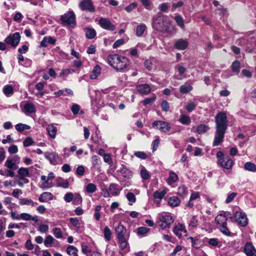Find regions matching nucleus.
Segmentation results:
<instances>
[{
    "instance_id": "nucleus-56",
    "label": "nucleus",
    "mask_w": 256,
    "mask_h": 256,
    "mask_svg": "<svg viewBox=\"0 0 256 256\" xmlns=\"http://www.w3.org/2000/svg\"><path fill=\"white\" fill-rule=\"evenodd\" d=\"M74 70L72 69L66 68L62 70L60 74V76L66 77L70 74L74 72Z\"/></svg>"
},
{
    "instance_id": "nucleus-36",
    "label": "nucleus",
    "mask_w": 256,
    "mask_h": 256,
    "mask_svg": "<svg viewBox=\"0 0 256 256\" xmlns=\"http://www.w3.org/2000/svg\"><path fill=\"white\" fill-rule=\"evenodd\" d=\"M108 190L110 192H111V194L112 195L116 196L118 195L119 192L120 190L118 189V185L114 184H111L109 186Z\"/></svg>"
},
{
    "instance_id": "nucleus-27",
    "label": "nucleus",
    "mask_w": 256,
    "mask_h": 256,
    "mask_svg": "<svg viewBox=\"0 0 256 256\" xmlns=\"http://www.w3.org/2000/svg\"><path fill=\"white\" fill-rule=\"evenodd\" d=\"M4 166L9 169H16V161L14 159L8 158L4 162Z\"/></svg>"
},
{
    "instance_id": "nucleus-26",
    "label": "nucleus",
    "mask_w": 256,
    "mask_h": 256,
    "mask_svg": "<svg viewBox=\"0 0 256 256\" xmlns=\"http://www.w3.org/2000/svg\"><path fill=\"white\" fill-rule=\"evenodd\" d=\"M48 133L50 136L54 138L56 137L57 132V128L53 124L48 125L46 128Z\"/></svg>"
},
{
    "instance_id": "nucleus-19",
    "label": "nucleus",
    "mask_w": 256,
    "mask_h": 256,
    "mask_svg": "<svg viewBox=\"0 0 256 256\" xmlns=\"http://www.w3.org/2000/svg\"><path fill=\"white\" fill-rule=\"evenodd\" d=\"M22 110L26 114L34 113L36 107L31 102H26L24 105Z\"/></svg>"
},
{
    "instance_id": "nucleus-10",
    "label": "nucleus",
    "mask_w": 256,
    "mask_h": 256,
    "mask_svg": "<svg viewBox=\"0 0 256 256\" xmlns=\"http://www.w3.org/2000/svg\"><path fill=\"white\" fill-rule=\"evenodd\" d=\"M18 174L20 176V180H22L25 184H28L29 182V180L26 178L31 176L28 168L22 167L18 170Z\"/></svg>"
},
{
    "instance_id": "nucleus-20",
    "label": "nucleus",
    "mask_w": 256,
    "mask_h": 256,
    "mask_svg": "<svg viewBox=\"0 0 256 256\" xmlns=\"http://www.w3.org/2000/svg\"><path fill=\"white\" fill-rule=\"evenodd\" d=\"M174 46L178 50H184L188 47V42L186 40L180 39L175 42Z\"/></svg>"
},
{
    "instance_id": "nucleus-33",
    "label": "nucleus",
    "mask_w": 256,
    "mask_h": 256,
    "mask_svg": "<svg viewBox=\"0 0 256 256\" xmlns=\"http://www.w3.org/2000/svg\"><path fill=\"white\" fill-rule=\"evenodd\" d=\"M146 26L144 24H140L138 25L136 28V36H141L144 32Z\"/></svg>"
},
{
    "instance_id": "nucleus-30",
    "label": "nucleus",
    "mask_w": 256,
    "mask_h": 256,
    "mask_svg": "<svg viewBox=\"0 0 256 256\" xmlns=\"http://www.w3.org/2000/svg\"><path fill=\"white\" fill-rule=\"evenodd\" d=\"M192 88H193L190 84L185 83L180 87V92L182 94H187L192 90Z\"/></svg>"
},
{
    "instance_id": "nucleus-55",
    "label": "nucleus",
    "mask_w": 256,
    "mask_h": 256,
    "mask_svg": "<svg viewBox=\"0 0 256 256\" xmlns=\"http://www.w3.org/2000/svg\"><path fill=\"white\" fill-rule=\"evenodd\" d=\"M232 72H240V63L238 61H234L232 64Z\"/></svg>"
},
{
    "instance_id": "nucleus-40",
    "label": "nucleus",
    "mask_w": 256,
    "mask_h": 256,
    "mask_svg": "<svg viewBox=\"0 0 256 256\" xmlns=\"http://www.w3.org/2000/svg\"><path fill=\"white\" fill-rule=\"evenodd\" d=\"M54 240L55 239L52 236L48 235L46 238L44 240V246L47 248L50 247L52 244L54 242Z\"/></svg>"
},
{
    "instance_id": "nucleus-50",
    "label": "nucleus",
    "mask_w": 256,
    "mask_h": 256,
    "mask_svg": "<svg viewBox=\"0 0 256 256\" xmlns=\"http://www.w3.org/2000/svg\"><path fill=\"white\" fill-rule=\"evenodd\" d=\"M52 232L54 236L57 238H62V234L61 230L58 228H54L52 230Z\"/></svg>"
},
{
    "instance_id": "nucleus-3",
    "label": "nucleus",
    "mask_w": 256,
    "mask_h": 256,
    "mask_svg": "<svg viewBox=\"0 0 256 256\" xmlns=\"http://www.w3.org/2000/svg\"><path fill=\"white\" fill-rule=\"evenodd\" d=\"M216 157L218 164L222 168L226 170H230L232 168L233 162L228 156H224L223 153L219 151L216 153Z\"/></svg>"
},
{
    "instance_id": "nucleus-21",
    "label": "nucleus",
    "mask_w": 256,
    "mask_h": 256,
    "mask_svg": "<svg viewBox=\"0 0 256 256\" xmlns=\"http://www.w3.org/2000/svg\"><path fill=\"white\" fill-rule=\"evenodd\" d=\"M56 186L61 187L64 188H68L70 186L68 180L64 179L61 177H58L56 179Z\"/></svg>"
},
{
    "instance_id": "nucleus-57",
    "label": "nucleus",
    "mask_w": 256,
    "mask_h": 256,
    "mask_svg": "<svg viewBox=\"0 0 256 256\" xmlns=\"http://www.w3.org/2000/svg\"><path fill=\"white\" fill-rule=\"evenodd\" d=\"M34 143V141L30 137L26 138L23 142L24 146L28 147L32 146Z\"/></svg>"
},
{
    "instance_id": "nucleus-32",
    "label": "nucleus",
    "mask_w": 256,
    "mask_h": 256,
    "mask_svg": "<svg viewBox=\"0 0 256 256\" xmlns=\"http://www.w3.org/2000/svg\"><path fill=\"white\" fill-rule=\"evenodd\" d=\"M86 36L88 39H92L96 35V32L94 28H84Z\"/></svg>"
},
{
    "instance_id": "nucleus-35",
    "label": "nucleus",
    "mask_w": 256,
    "mask_h": 256,
    "mask_svg": "<svg viewBox=\"0 0 256 256\" xmlns=\"http://www.w3.org/2000/svg\"><path fill=\"white\" fill-rule=\"evenodd\" d=\"M180 202L179 198L176 196H172L169 198L168 200V204L172 207L178 206Z\"/></svg>"
},
{
    "instance_id": "nucleus-12",
    "label": "nucleus",
    "mask_w": 256,
    "mask_h": 256,
    "mask_svg": "<svg viewBox=\"0 0 256 256\" xmlns=\"http://www.w3.org/2000/svg\"><path fill=\"white\" fill-rule=\"evenodd\" d=\"M172 232L178 238H180L182 236L183 234H185V235H186L187 232L184 225L180 223L174 227Z\"/></svg>"
},
{
    "instance_id": "nucleus-34",
    "label": "nucleus",
    "mask_w": 256,
    "mask_h": 256,
    "mask_svg": "<svg viewBox=\"0 0 256 256\" xmlns=\"http://www.w3.org/2000/svg\"><path fill=\"white\" fill-rule=\"evenodd\" d=\"M19 204L22 206L28 205L32 206H34V204H37V203L34 202L32 200L26 198H21L19 200Z\"/></svg>"
},
{
    "instance_id": "nucleus-6",
    "label": "nucleus",
    "mask_w": 256,
    "mask_h": 256,
    "mask_svg": "<svg viewBox=\"0 0 256 256\" xmlns=\"http://www.w3.org/2000/svg\"><path fill=\"white\" fill-rule=\"evenodd\" d=\"M61 20L62 24L74 27L76 24V16L74 12H69L62 16Z\"/></svg>"
},
{
    "instance_id": "nucleus-60",
    "label": "nucleus",
    "mask_w": 256,
    "mask_h": 256,
    "mask_svg": "<svg viewBox=\"0 0 256 256\" xmlns=\"http://www.w3.org/2000/svg\"><path fill=\"white\" fill-rule=\"evenodd\" d=\"M174 19L178 26L182 28L184 27V20L182 16H175Z\"/></svg>"
},
{
    "instance_id": "nucleus-49",
    "label": "nucleus",
    "mask_w": 256,
    "mask_h": 256,
    "mask_svg": "<svg viewBox=\"0 0 256 256\" xmlns=\"http://www.w3.org/2000/svg\"><path fill=\"white\" fill-rule=\"evenodd\" d=\"M166 192L164 190H162L160 192L156 191L154 194V198L156 199L162 200L164 197V195L166 194Z\"/></svg>"
},
{
    "instance_id": "nucleus-64",
    "label": "nucleus",
    "mask_w": 256,
    "mask_h": 256,
    "mask_svg": "<svg viewBox=\"0 0 256 256\" xmlns=\"http://www.w3.org/2000/svg\"><path fill=\"white\" fill-rule=\"evenodd\" d=\"M104 160L105 162L110 164L112 163V160L111 157V156L109 154H106L104 156Z\"/></svg>"
},
{
    "instance_id": "nucleus-58",
    "label": "nucleus",
    "mask_w": 256,
    "mask_h": 256,
    "mask_svg": "<svg viewBox=\"0 0 256 256\" xmlns=\"http://www.w3.org/2000/svg\"><path fill=\"white\" fill-rule=\"evenodd\" d=\"M238 194L236 192H232L230 194H228L227 196V198L226 200V204H229L230 202H232L234 198L236 197Z\"/></svg>"
},
{
    "instance_id": "nucleus-39",
    "label": "nucleus",
    "mask_w": 256,
    "mask_h": 256,
    "mask_svg": "<svg viewBox=\"0 0 256 256\" xmlns=\"http://www.w3.org/2000/svg\"><path fill=\"white\" fill-rule=\"evenodd\" d=\"M245 170L250 172H256V165L251 162H246L244 165Z\"/></svg>"
},
{
    "instance_id": "nucleus-15",
    "label": "nucleus",
    "mask_w": 256,
    "mask_h": 256,
    "mask_svg": "<svg viewBox=\"0 0 256 256\" xmlns=\"http://www.w3.org/2000/svg\"><path fill=\"white\" fill-rule=\"evenodd\" d=\"M44 156L53 165L56 164L60 159L58 154L54 152H46L44 153Z\"/></svg>"
},
{
    "instance_id": "nucleus-44",
    "label": "nucleus",
    "mask_w": 256,
    "mask_h": 256,
    "mask_svg": "<svg viewBox=\"0 0 256 256\" xmlns=\"http://www.w3.org/2000/svg\"><path fill=\"white\" fill-rule=\"evenodd\" d=\"M126 198L128 201V204L132 205L136 201V198L134 194L132 192H128L126 194Z\"/></svg>"
},
{
    "instance_id": "nucleus-2",
    "label": "nucleus",
    "mask_w": 256,
    "mask_h": 256,
    "mask_svg": "<svg viewBox=\"0 0 256 256\" xmlns=\"http://www.w3.org/2000/svg\"><path fill=\"white\" fill-rule=\"evenodd\" d=\"M108 64L118 70H122L128 66V60L127 58L117 54H110L108 56Z\"/></svg>"
},
{
    "instance_id": "nucleus-37",
    "label": "nucleus",
    "mask_w": 256,
    "mask_h": 256,
    "mask_svg": "<svg viewBox=\"0 0 256 256\" xmlns=\"http://www.w3.org/2000/svg\"><path fill=\"white\" fill-rule=\"evenodd\" d=\"M178 180V176L176 174L173 172H170L169 174V177L167 180V182L169 184H172L176 182Z\"/></svg>"
},
{
    "instance_id": "nucleus-14",
    "label": "nucleus",
    "mask_w": 256,
    "mask_h": 256,
    "mask_svg": "<svg viewBox=\"0 0 256 256\" xmlns=\"http://www.w3.org/2000/svg\"><path fill=\"white\" fill-rule=\"evenodd\" d=\"M244 252L246 256H256V249L252 242H247L246 243Z\"/></svg>"
},
{
    "instance_id": "nucleus-7",
    "label": "nucleus",
    "mask_w": 256,
    "mask_h": 256,
    "mask_svg": "<svg viewBox=\"0 0 256 256\" xmlns=\"http://www.w3.org/2000/svg\"><path fill=\"white\" fill-rule=\"evenodd\" d=\"M20 38V33L16 32L8 36L5 39V42L15 48L18 44Z\"/></svg>"
},
{
    "instance_id": "nucleus-17",
    "label": "nucleus",
    "mask_w": 256,
    "mask_h": 256,
    "mask_svg": "<svg viewBox=\"0 0 256 256\" xmlns=\"http://www.w3.org/2000/svg\"><path fill=\"white\" fill-rule=\"evenodd\" d=\"M136 90L141 94L146 95L151 92V88L148 84H140L136 86Z\"/></svg>"
},
{
    "instance_id": "nucleus-59",
    "label": "nucleus",
    "mask_w": 256,
    "mask_h": 256,
    "mask_svg": "<svg viewBox=\"0 0 256 256\" xmlns=\"http://www.w3.org/2000/svg\"><path fill=\"white\" fill-rule=\"evenodd\" d=\"M196 107V104L192 102H189L186 107V109L188 112H191L195 109Z\"/></svg>"
},
{
    "instance_id": "nucleus-42",
    "label": "nucleus",
    "mask_w": 256,
    "mask_h": 256,
    "mask_svg": "<svg viewBox=\"0 0 256 256\" xmlns=\"http://www.w3.org/2000/svg\"><path fill=\"white\" fill-rule=\"evenodd\" d=\"M86 190L88 193H94L96 192L97 188L96 184L92 183L88 184L85 188Z\"/></svg>"
},
{
    "instance_id": "nucleus-61",
    "label": "nucleus",
    "mask_w": 256,
    "mask_h": 256,
    "mask_svg": "<svg viewBox=\"0 0 256 256\" xmlns=\"http://www.w3.org/2000/svg\"><path fill=\"white\" fill-rule=\"evenodd\" d=\"M156 100V96H153L152 97L146 98L144 100L143 103L144 106L150 104L154 102Z\"/></svg>"
},
{
    "instance_id": "nucleus-16",
    "label": "nucleus",
    "mask_w": 256,
    "mask_h": 256,
    "mask_svg": "<svg viewBox=\"0 0 256 256\" xmlns=\"http://www.w3.org/2000/svg\"><path fill=\"white\" fill-rule=\"evenodd\" d=\"M114 230L116 233L118 239L126 238V230L121 222H118V226L114 227Z\"/></svg>"
},
{
    "instance_id": "nucleus-46",
    "label": "nucleus",
    "mask_w": 256,
    "mask_h": 256,
    "mask_svg": "<svg viewBox=\"0 0 256 256\" xmlns=\"http://www.w3.org/2000/svg\"><path fill=\"white\" fill-rule=\"evenodd\" d=\"M104 234L105 239L110 241L111 239L112 232L108 226H106L104 230Z\"/></svg>"
},
{
    "instance_id": "nucleus-8",
    "label": "nucleus",
    "mask_w": 256,
    "mask_h": 256,
    "mask_svg": "<svg viewBox=\"0 0 256 256\" xmlns=\"http://www.w3.org/2000/svg\"><path fill=\"white\" fill-rule=\"evenodd\" d=\"M152 125L154 128L164 132H168L171 128L170 124L168 122L161 120H156L154 122Z\"/></svg>"
},
{
    "instance_id": "nucleus-51",
    "label": "nucleus",
    "mask_w": 256,
    "mask_h": 256,
    "mask_svg": "<svg viewBox=\"0 0 256 256\" xmlns=\"http://www.w3.org/2000/svg\"><path fill=\"white\" fill-rule=\"evenodd\" d=\"M70 222L76 228H80V223L77 218H70Z\"/></svg>"
},
{
    "instance_id": "nucleus-23",
    "label": "nucleus",
    "mask_w": 256,
    "mask_h": 256,
    "mask_svg": "<svg viewBox=\"0 0 256 256\" xmlns=\"http://www.w3.org/2000/svg\"><path fill=\"white\" fill-rule=\"evenodd\" d=\"M52 199L53 195L50 192H44L38 198V200L42 202H46Z\"/></svg>"
},
{
    "instance_id": "nucleus-13",
    "label": "nucleus",
    "mask_w": 256,
    "mask_h": 256,
    "mask_svg": "<svg viewBox=\"0 0 256 256\" xmlns=\"http://www.w3.org/2000/svg\"><path fill=\"white\" fill-rule=\"evenodd\" d=\"M79 6L82 10L94 12V7L91 0H84L79 4Z\"/></svg>"
},
{
    "instance_id": "nucleus-41",
    "label": "nucleus",
    "mask_w": 256,
    "mask_h": 256,
    "mask_svg": "<svg viewBox=\"0 0 256 256\" xmlns=\"http://www.w3.org/2000/svg\"><path fill=\"white\" fill-rule=\"evenodd\" d=\"M82 198L78 193H74L73 204L75 205H78L82 204Z\"/></svg>"
},
{
    "instance_id": "nucleus-31",
    "label": "nucleus",
    "mask_w": 256,
    "mask_h": 256,
    "mask_svg": "<svg viewBox=\"0 0 256 256\" xmlns=\"http://www.w3.org/2000/svg\"><path fill=\"white\" fill-rule=\"evenodd\" d=\"M3 92L7 96H10L14 94V88L12 85L7 84L3 88Z\"/></svg>"
},
{
    "instance_id": "nucleus-28",
    "label": "nucleus",
    "mask_w": 256,
    "mask_h": 256,
    "mask_svg": "<svg viewBox=\"0 0 256 256\" xmlns=\"http://www.w3.org/2000/svg\"><path fill=\"white\" fill-rule=\"evenodd\" d=\"M40 180L44 181V183L40 186L43 189L49 188H52L53 185L52 182H49V180H47V177L45 176H42Z\"/></svg>"
},
{
    "instance_id": "nucleus-22",
    "label": "nucleus",
    "mask_w": 256,
    "mask_h": 256,
    "mask_svg": "<svg viewBox=\"0 0 256 256\" xmlns=\"http://www.w3.org/2000/svg\"><path fill=\"white\" fill-rule=\"evenodd\" d=\"M20 219H22L24 220L28 221V220H32L35 222H36L38 220V216H32L28 213H22L20 214Z\"/></svg>"
},
{
    "instance_id": "nucleus-48",
    "label": "nucleus",
    "mask_w": 256,
    "mask_h": 256,
    "mask_svg": "<svg viewBox=\"0 0 256 256\" xmlns=\"http://www.w3.org/2000/svg\"><path fill=\"white\" fill-rule=\"evenodd\" d=\"M150 230V229L148 228L145 226L140 227L138 228L137 230V234L138 236L142 235L144 236L147 233H148Z\"/></svg>"
},
{
    "instance_id": "nucleus-29",
    "label": "nucleus",
    "mask_w": 256,
    "mask_h": 256,
    "mask_svg": "<svg viewBox=\"0 0 256 256\" xmlns=\"http://www.w3.org/2000/svg\"><path fill=\"white\" fill-rule=\"evenodd\" d=\"M178 122L184 125H189L191 120L189 116L186 114H181L178 118Z\"/></svg>"
},
{
    "instance_id": "nucleus-63",
    "label": "nucleus",
    "mask_w": 256,
    "mask_h": 256,
    "mask_svg": "<svg viewBox=\"0 0 256 256\" xmlns=\"http://www.w3.org/2000/svg\"><path fill=\"white\" fill-rule=\"evenodd\" d=\"M220 230L226 236H230V232L226 226V224H224L220 226Z\"/></svg>"
},
{
    "instance_id": "nucleus-62",
    "label": "nucleus",
    "mask_w": 256,
    "mask_h": 256,
    "mask_svg": "<svg viewBox=\"0 0 256 256\" xmlns=\"http://www.w3.org/2000/svg\"><path fill=\"white\" fill-rule=\"evenodd\" d=\"M140 176L144 180H148L150 177L149 174L144 167H142L140 170Z\"/></svg>"
},
{
    "instance_id": "nucleus-43",
    "label": "nucleus",
    "mask_w": 256,
    "mask_h": 256,
    "mask_svg": "<svg viewBox=\"0 0 256 256\" xmlns=\"http://www.w3.org/2000/svg\"><path fill=\"white\" fill-rule=\"evenodd\" d=\"M178 194L182 196H186L188 194L187 188L184 186H179L178 190Z\"/></svg>"
},
{
    "instance_id": "nucleus-25",
    "label": "nucleus",
    "mask_w": 256,
    "mask_h": 256,
    "mask_svg": "<svg viewBox=\"0 0 256 256\" xmlns=\"http://www.w3.org/2000/svg\"><path fill=\"white\" fill-rule=\"evenodd\" d=\"M216 222L218 224L220 225V226L227 224V218H226V216L223 214H220L218 215L215 218Z\"/></svg>"
},
{
    "instance_id": "nucleus-5",
    "label": "nucleus",
    "mask_w": 256,
    "mask_h": 256,
    "mask_svg": "<svg viewBox=\"0 0 256 256\" xmlns=\"http://www.w3.org/2000/svg\"><path fill=\"white\" fill-rule=\"evenodd\" d=\"M152 28L159 32L166 31L168 28V23L164 22V18L158 16L153 18Z\"/></svg>"
},
{
    "instance_id": "nucleus-47",
    "label": "nucleus",
    "mask_w": 256,
    "mask_h": 256,
    "mask_svg": "<svg viewBox=\"0 0 256 256\" xmlns=\"http://www.w3.org/2000/svg\"><path fill=\"white\" fill-rule=\"evenodd\" d=\"M15 128L18 132H22L25 130H29L30 128L28 125L22 124H18L16 125Z\"/></svg>"
},
{
    "instance_id": "nucleus-24",
    "label": "nucleus",
    "mask_w": 256,
    "mask_h": 256,
    "mask_svg": "<svg viewBox=\"0 0 256 256\" xmlns=\"http://www.w3.org/2000/svg\"><path fill=\"white\" fill-rule=\"evenodd\" d=\"M101 72V68L98 65H96L93 68L90 78L92 80L96 79Z\"/></svg>"
},
{
    "instance_id": "nucleus-1",
    "label": "nucleus",
    "mask_w": 256,
    "mask_h": 256,
    "mask_svg": "<svg viewBox=\"0 0 256 256\" xmlns=\"http://www.w3.org/2000/svg\"><path fill=\"white\" fill-rule=\"evenodd\" d=\"M216 131L213 146H218L224 140V135L228 128V121L224 112H220L215 116Z\"/></svg>"
},
{
    "instance_id": "nucleus-9",
    "label": "nucleus",
    "mask_w": 256,
    "mask_h": 256,
    "mask_svg": "<svg viewBox=\"0 0 256 256\" xmlns=\"http://www.w3.org/2000/svg\"><path fill=\"white\" fill-rule=\"evenodd\" d=\"M234 218L236 222L240 225L244 226L248 224V218L245 214L242 211H236L234 212Z\"/></svg>"
},
{
    "instance_id": "nucleus-4",
    "label": "nucleus",
    "mask_w": 256,
    "mask_h": 256,
    "mask_svg": "<svg viewBox=\"0 0 256 256\" xmlns=\"http://www.w3.org/2000/svg\"><path fill=\"white\" fill-rule=\"evenodd\" d=\"M159 226L162 229L170 228L174 222V218L170 214L168 213L159 214Z\"/></svg>"
},
{
    "instance_id": "nucleus-52",
    "label": "nucleus",
    "mask_w": 256,
    "mask_h": 256,
    "mask_svg": "<svg viewBox=\"0 0 256 256\" xmlns=\"http://www.w3.org/2000/svg\"><path fill=\"white\" fill-rule=\"evenodd\" d=\"M162 239L166 242L175 243L176 241V238L172 236L164 234L162 236Z\"/></svg>"
},
{
    "instance_id": "nucleus-54",
    "label": "nucleus",
    "mask_w": 256,
    "mask_h": 256,
    "mask_svg": "<svg viewBox=\"0 0 256 256\" xmlns=\"http://www.w3.org/2000/svg\"><path fill=\"white\" fill-rule=\"evenodd\" d=\"M118 242L122 250L125 249L128 246V243L126 238H118Z\"/></svg>"
},
{
    "instance_id": "nucleus-53",
    "label": "nucleus",
    "mask_w": 256,
    "mask_h": 256,
    "mask_svg": "<svg viewBox=\"0 0 256 256\" xmlns=\"http://www.w3.org/2000/svg\"><path fill=\"white\" fill-rule=\"evenodd\" d=\"M74 194L68 192L65 194L64 199L66 202H70L72 201H73L74 200Z\"/></svg>"
},
{
    "instance_id": "nucleus-11",
    "label": "nucleus",
    "mask_w": 256,
    "mask_h": 256,
    "mask_svg": "<svg viewBox=\"0 0 256 256\" xmlns=\"http://www.w3.org/2000/svg\"><path fill=\"white\" fill-rule=\"evenodd\" d=\"M98 24L100 26L104 29L113 31L115 30V26L108 18H100Z\"/></svg>"
},
{
    "instance_id": "nucleus-38",
    "label": "nucleus",
    "mask_w": 256,
    "mask_h": 256,
    "mask_svg": "<svg viewBox=\"0 0 256 256\" xmlns=\"http://www.w3.org/2000/svg\"><path fill=\"white\" fill-rule=\"evenodd\" d=\"M77 248L72 246H69L66 249L67 254L71 256H78Z\"/></svg>"
},
{
    "instance_id": "nucleus-45",
    "label": "nucleus",
    "mask_w": 256,
    "mask_h": 256,
    "mask_svg": "<svg viewBox=\"0 0 256 256\" xmlns=\"http://www.w3.org/2000/svg\"><path fill=\"white\" fill-rule=\"evenodd\" d=\"M209 128H210L206 124H200L198 126L196 131L198 134H202L206 132Z\"/></svg>"
},
{
    "instance_id": "nucleus-18",
    "label": "nucleus",
    "mask_w": 256,
    "mask_h": 256,
    "mask_svg": "<svg viewBox=\"0 0 256 256\" xmlns=\"http://www.w3.org/2000/svg\"><path fill=\"white\" fill-rule=\"evenodd\" d=\"M123 177L130 178L132 176V172L126 166L122 165V167L117 170Z\"/></svg>"
}]
</instances>
